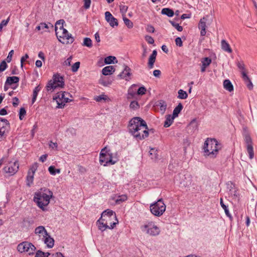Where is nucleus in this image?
Instances as JSON below:
<instances>
[{"mask_svg": "<svg viewBox=\"0 0 257 257\" xmlns=\"http://www.w3.org/2000/svg\"><path fill=\"white\" fill-rule=\"evenodd\" d=\"M68 94L69 93H66L65 92L57 93V96L54 98V99L56 101L57 104V108H63L65 105V103L71 101V100L69 99V98L65 96Z\"/></svg>", "mask_w": 257, "mask_h": 257, "instance_id": "11", "label": "nucleus"}, {"mask_svg": "<svg viewBox=\"0 0 257 257\" xmlns=\"http://www.w3.org/2000/svg\"><path fill=\"white\" fill-rule=\"evenodd\" d=\"M45 252L39 250L36 252L35 257H44V255H45Z\"/></svg>", "mask_w": 257, "mask_h": 257, "instance_id": "63", "label": "nucleus"}, {"mask_svg": "<svg viewBox=\"0 0 257 257\" xmlns=\"http://www.w3.org/2000/svg\"><path fill=\"white\" fill-rule=\"evenodd\" d=\"M35 233L36 234L39 235L40 236H41V235H42L43 237H44L45 235H48V233L46 230L44 226H39L35 228Z\"/></svg>", "mask_w": 257, "mask_h": 257, "instance_id": "22", "label": "nucleus"}, {"mask_svg": "<svg viewBox=\"0 0 257 257\" xmlns=\"http://www.w3.org/2000/svg\"><path fill=\"white\" fill-rule=\"evenodd\" d=\"M246 83L247 87L249 90H251L253 88V84L250 80V79H249L248 80H246L245 81Z\"/></svg>", "mask_w": 257, "mask_h": 257, "instance_id": "62", "label": "nucleus"}, {"mask_svg": "<svg viewBox=\"0 0 257 257\" xmlns=\"http://www.w3.org/2000/svg\"><path fill=\"white\" fill-rule=\"evenodd\" d=\"M118 223V221L117 222H113L112 224H111V226H109L107 225V222H105L104 221L102 220V218L100 217L96 222L98 228L101 231H104L105 229H113L115 225Z\"/></svg>", "mask_w": 257, "mask_h": 257, "instance_id": "16", "label": "nucleus"}, {"mask_svg": "<svg viewBox=\"0 0 257 257\" xmlns=\"http://www.w3.org/2000/svg\"><path fill=\"white\" fill-rule=\"evenodd\" d=\"M34 175V174L28 172V175L27 176V185L29 187L33 182Z\"/></svg>", "mask_w": 257, "mask_h": 257, "instance_id": "39", "label": "nucleus"}, {"mask_svg": "<svg viewBox=\"0 0 257 257\" xmlns=\"http://www.w3.org/2000/svg\"><path fill=\"white\" fill-rule=\"evenodd\" d=\"M244 140L246 144L247 152L249 155V158L252 159L254 157L252 140L250 137L248 135H246L244 136Z\"/></svg>", "mask_w": 257, "mask_h": 257, "instance_id": "14", "label": "nucleus"}, {"mask_svg": "<svg viewBox=\"0 0 257 257\" xmlns=\"http://www.w3.org/2000/svg\"><path fill=\"white\" fill-rule=\"evenodd\" d=\"M106 150V147L102 149L99 156V162L104 166H106L108 164L113 165L116 163V161L112 159L111 155Z\"/></svg>", "mask_w": 257, "mask_h": 257, "instance_id": "7", "label": "nucleus"}, {"mask_svg": "<svg viewBox=\"0 0 257 257\" xmlns=\"http://www.w3.org/2000/svg\"><path fill=\"white\" fill-rule=\"evenodd\" d=\"M127 199V196L126 195H121L118 196L117 198L115 200L116 204H119L121 203L126 201Z\"/></svg>", "mask_w": 257, "mask_h": 257, "instance_id": "40", "label": "nucleus"}, {"mask_svg": "<svg viewBox=\"0 0 257 257\" xmlns=\"http://www.w3.org/2000/svg\"><path fill=\"white\" fill-rule=\"evenodd\" d=\"M161 13L169 17H172L174 15V11L169 8H164L162 10Z\"/></svg>", "mask_w": 257, "mask_h": 257, "instance_id": "34", "label": "nucleus"}, {"mask_svg": "<svg viewBox=\"0 0 257 257\" xmlns=\"http://www.w3.org/2000/svg\"><path fill=\"white\" fill-rule=\"evenodd\" d=\"M9 128L10 123L8 120L5 118H0V141L3 140Z\"/></svg>", "mask_w": 257, "mask_h": 257, "instance_id": "13", "label": "nucleus"}, {"mask_svg": "<svg viewBox=\"0 0 257 257\" xmlns=\"http://www.w3.org/2000/svg\"><path fill=\"white\" fill-rule=\"evenodd\" d=\"M49 147L54 149H57L58 147V145L56 143H53L52 141H50L49 143Z\"/></svg>", "mask_w": 257, "mask_h": 257, "instance_id": "64", "label": "nucleus"}, {"mask_svg": "<svg viewBox=\"0 0 257 257\" xmlns=\"http://www.w3.org/2000/svg\"><path fill=\"white\" fill-rule=\"evenodd\" d=\"M178 178H179L180 184L184 187H188L191 184L192 178L189 174H180L178 177H176L177 180H178Z\"/></svg>", "mask_w": 257, "mask_h": 257, "instance_id": "15", "label": "nucleus"}, {"mask_svg": "<svg viewBox=\"0 0 257 257\" xmlns=\"http://www.w3.org/2000/svg\"><path fill=\"white\" fill-rule=\"evenodd\" d=\"M82 45L91 48L92 46V40L89 38H85L83 40Z\"/></svg>", "mask_w": 257, "mask_h": 257, "instance_id": "41", "label": "nucleus"}, {"mask_svg": "<svg viewBox=\"0 0 257 257\" xmlns=\"http://www.w3.org/2000/svg\"><path fill=\"white\" fill-rule=\"evenodd\" d=\"M208 16L204 17L200 20L198 24V28L201 30L200 35L201 36H204L206 35V22Z\"/></svg>", "mask_w": 257, "mask_h": 257, "instance_id": "18", "label": "nucleus"}, {"mask_svg": "<svg viewBox=\"0 0 257 257\" xmlns=\"http://www.w3.org/2000/svg\"><path fill=\"white\" fill-rule=\"evenodd\" d=\"M19 164L18 161L14 162H10L9 164L3 169L5 173L9 174L10 176H13L18 171Z\"/></svg>", "mask_w": 257, "mask_h": 257, "instance_id": "12", "label": "nucleus"}, {"mask_svg": "<svg viewBox=\"0 0 257 257\" xmlns=\"http://www.w3.org/2000/svg\"><path fill=\"white\" fill-rule=\"evenodd\" d=\"M128 129L130 132L138 140H143L149 136L146 121L139 117H135L130 120Z\"/></svg>", "mask_w": 257, "mask_h": 257, "instance_id": "1", "label": "nucleus"}, {"mask_svg": "<svg viewBox=\"0 0 257 257\" xmlns=\"http://www.w3.org/2000/svg\"><path fill=\"white\" fill-rule=\"evenodd\" d=\"M211 62V60L210 58L208 57H205L204 58L203 60L202 61V65L207 67L210 65V64Z\"/></svg>", "mask_w": 257, "mask_h": 257, "instance_id": "45", "label": "nucleus"}, {"mask_svg": "<svg viewBox=\"0 0 257 257\" xmlns=\"http://www.w3.org/2000/svg\"><path fill=\"white\" fill-rule=\"evenodd\" d=\"M117 60L114 56H107L104 59V63L106 64H110L111 63H116Z\"/></svg>", "mask_w": 257, "mask_h": 257, "instance_id": "33", "label": "nucleus"}, {"mask_svg": "<svg viewBox=\"0 0 257 257\" xmlns=\"http://www.w3.org/2000/svg\"><path fill=\"white\" fill-rule=\"evenodd\" d=\"M170 23L179 32H182L183 31V27L180 26L179 24L173 21H170Z\"/></svg>", "mask_w": 257, "mask_h": 257, "instance_id": "48", "label": "nucleus"}, {"mask_svg": "<svg viewBox=\"0 0 257 257\" xmlns=\"http://www.w3.org/2000/svg\"><path fill=\"white\" fill-rule=\"evenodd\" d=\"M123 21L125 25L128 28H132L133 27V22L130 21L128 19L124 16H123Z\"/></svg>", "mask_w": 257, "mask_h": 257, "instance_id": "43", "label": "nucleus"}, {"mask_svg": "<svg viewBox=\"0 0 257 257\" xmlns=\"http://www.w3.org/2000/svg\"><path fill=\"white\" fill-rule=\"evenodd\" d=\"M105 19L111 27H114V26H118L117 19L113 17L109 12H106L105 13Z\"/></svg>", "mask_w": 257, "mask_h": 257, "instance_id": "17", "label": "nucleus"}, {"mask_svg": "<svg viewBox=\"0 0 257 257\" xmlns=\"http://www.w3.org/2000/svg\"><path fill=\"white\" fill-rule=\"evenodd\" d=\"M120 11L122 13V15H124L127 12L128 7L125 5H120L119 6Z\"/></svg>", "mask_w": 257, "mask_h": 257, "instance_id": "55", "label": "nucleus"}, {"mask_svg": "<svg viewBox=\"0 0 257 257\" xmlns=\"http://www.w3.org/2000/svg\"><path fill=\"white\" fill-rule=\"evenodd\" d=\"M26 114V111L24 107L21 108L19 112V118L20 120H22Z\"/></svg>", "mask_w": 257, "mask_h": 257, "instance_id": "46", "label": "nucleus"}, {"mask_svg": "<svg viewBox=\"0 0 257 257\" xmlns=\"http://www.w3.org/2000/svg\"><path fill=\"white\" fill-rule=\"evenodd\" d=\"M49 173L52 175H55L56 173H60V170L59 169H56L54 166H51L48 168Z\"/></svg>", "mask_w": 257, "mask_h": 257, "instance_id": "42", "label": "nucleus"}, {"mask_svg": "<svg viewBox=\"0 0 257 257\" xmlns=\"http://www.w3.org/2000/svg\"><path fill=\"white\" fill-rule=\"evenodd\" d=\"M101 217L102 218V220L107 222V225L109 224V226L112 224L113 222H111L112 220H115V222L118 221L115 212L109 209L104 211L101 213Z\"/></svg>", "mask_w": 257, "mask_h": 257, "instance_id": "10", "label": "nucleus"}, {"mask_svg": "<svg viewBox=\"0 0 257 257\" xmlns=\"http://www.w3.org/2000/svg\"><path fill=\"white\" fill-rule=\"evenodd\" d=\"M20 78L17 76L8 77L5 82L6 85H12L13 83H17L19 82Z\"/></svg>", "mask_w": 257, "mask_h": 257, "instance_id": "26", "label": "nucleus"}, {"mask_svg": "<svg viewBox=\"0 0 257 257\" xmlns=\"http://www.w3.org/2000/svg\"><path fill=\"white\" fill-rule=\"evenodd\" d=\"M159 106L161 111H162L163 113H164L166 110L167 107V105L166 103L164 102H160Z\"/></svg>", "mask_w": 257, "mask_h": 257, "instance_id": "58", "label": "nucleus"}, {"mask_svg": "<svg viewBox=\"0 0 257 257\" xmlns=\"http://www.w3.org/2000/svg\"><path fill=\"white\" fill-rule=\"evenodd\" d=\"M137 85L135 84L132 85L127 90V98L128 99H131L134 98L137 94L136 90Z\"/></svg>", "mask_w": 257, "mask_h": 257, "instance_id": "20", "label": "nucleus"}, {"mask_svg": "<svg viewBox=\"0 0 257 257\" xmlns=\"http://www.w3.org/2000/svg\"><path fill=\"white\" fill-rule=\"evenodd\" d=\"M223 87L229 92H232L233 90V86L231 81L228 79L224 80Z\"/></svg>", "mask_w": 257, "mask_h": 257, "instance_id": "28", "label": "nucleus"}, {"mask_svg": "<svg viewBox=\"0 0 257 257\" xmlns=\"http://www.w3.org/2000/svg\"><path fill=\"white\" fill-rule=\"evenodd\" d=\"M10 17L7 20H3L0 23V32L3 30L4 27L6 26L10 21Z\"/></svg>", "mask_w": 257, "mask_h": 257, "instance_id": "47", "label": "nucleus"}, {"mask_svg": "<svg viewBox=\"0 0 257 257\" xmlns=\"http://www.w3.org/2000/svg\"><path fill=\"white\" fill-rule=\"evenodd\" d=\"M178 98L179 99H185L188 97V94L185 91L182 89L179 90Z\"/></svg>", "mask_w": 257, "mask_h": 257, "instance_id": "38", "label": "nucleus"}, {"mask_svg": "<svg viewBox=\"0 0 257 257\" xmlns=\"http://www.w3.org/2000/svg\"><path fill=\"white\" fill-rule=\"evenodd\" d=\"M41 87L40 85L36 86L33 90V98H32V103H34L37 98L38 92L41 90Z\"/></svg>", "mask_w": 257, "mask_h": 257, "instance_id": "36", "label": "nucleus"}, {"mask_svg": "<svg viewBox=\"0 0 257 257\" xmlns=\"http://www.w3.org/2000/svg\"><path fill=\"white\" fill-rule=\"evenodd\" d=\"M139 105L138 102L136 101H133L131 102L130 107V108L136 109L139 107Z\"/></svg>", "mask_w": 257, "mask_h": 257, "instance_id": "53", "label": "nucleus"}, {"mask_svg": "<svg viewBox=\"0 0 257 257\" xmlns=\"http://www.w3.org/2000/svg\"><path fill=\"white\" fill-rule=\"evenodd\" d=\"M198 123L195 119H193L188 126L189 130H191V132H194L198 129Z\"/></svg>", "mask_w": 257, "mask_h": 257, "instance_id": "31", "label": "nucleus"}, {"mask_svg": "<svg viewBox=\"0 0 257 257\" xmlns=\"http://www.w3.org/2000/svg\"><path fill=\"white\" fill-rule=\"evenodd\" d=\"M72 59V57L71 56L69 58H68L64 62V65L66 66H70L71 65V60Z\"/></svg>", "mask_w": 257, "mask_h": 257, "instance_id": "60", "label": "nucleus"}, {"mask_svg": "<svg viewBox=\"0 0 257 257\" xmlns=\"http://www.w3.org/2000/svg\"><path fill=\"white\" fill-rule=\"evenodd\" d=\"M80 62H75L72 66L71 70L72 72H75L77 71L78 69H79L80 67Z\"/></svg>", "mask_w": 257, "mask_h": 257, "instance_id": "51", "label": "nucleus"}, {"mask_svg": "<svg viewBox=\"0 0 257 257\" xmlns=\"http://www.w3.org/2000/svg\"><path fill=\"white\" fill-rule=\"evenodd\" d=\"M84 8L85 9H88L90 7L91 0H83Z\"/></svg>", "mask_w": 257, "mask_h": 257, "instance_id": "59", "label": "nucleus"}, {"mask_svg": "<svg viewBox=\"0 0 257 257\" xmlns=\"http://www.w3.org/2000/svg\"><path fill=\"white\" fill-rule=\"evenodd\" d=\"M131 69L127 65H124L123 70L118 75V77L121 79H125L127 80V77H130L131 75Z\"/></svg>", "mask_w": 257, "mask_h": 257, "instance_id": "19", "label": "nucleus"}, {"mask_svg": "<svg viewBox=\"0 0 257 257\" xmlns=\"http://www.w3.org/2000/svg\"><path fill=\"white\" fill-rule=\"evenodd\" d=\"M166 206L162 199L150 205V209L151 213L156 216H161L166 210Z\"/></svg>", "mask_w": 257, "mask_h": 257, "instance_id": "5", "label": "nucleus"}, {"mask_svg": "<svg viewBox=\"0 0 257 257\" xmlns=\"http://www.w3.org/2000/svg\"><path fill=\"white\" fill-rule=\"evenodd\" d=\"M175 43L177 46L181 47L183 45L182 41L180 37H177L175 39Z\"/></svg>", "mask_w": 257, "mask_h": 257, "instance_id": "61", "label": "nucleus"}, {"mask_svg": "<svg viewBox=\"0 0 257 257\" xmlns=\"http://www.w3.org/2000/svg\"><path fill=\"white\" fill-rule=\"evenodd\" d=\"M107 96L105 95L102 94L99 96H97L95 98V100L99 102L102 100H106Z\"/></svg>", "mask_w": 257, "mask_h": 257, "instance_id": "56", "label": "nucleus"}, {"mask_svg": "<svg viewBox=\"0 0 257 257\" xmlns=\"http://www.w3.org/2000/svg\"><path fill=\"white\" fill-rule=\"evenodd\" d=\"M147 91L146 88L144 86L140 87L137 90V94L138 95H144Z\"/></svg>", "mask_w": 257, "mask_h": 257, "instance_id": "50", "label": "nucleus"}, {"mask_svg": "<svg viewBox=\"0 0 257 257\" xmlns=\"http://www.w3.org/2000/svg\"><path fill=\"white\" fill-rule=\"evenodd\" d=\"M8 65L5 61H3L0 64V72L5 71L7 68Z\"/></svg>", "mask_w": 257, "mask_h": 257, "instance_id": "52", "label": "nucleus"}, {"mask_svg": "<svg viewBox=\"0 0 257 257\" xmlns=\"http://www.w3.org/2000/svg\"><path fill=\"white\" fill-rule=\"evenodd\" d=\"M142 231L151 236L158 235L160 233V229L159 227L155 225L152 221L148 222L147 224L141 227Z\"/></svg>", "mask_w": 257, "mask_h": 257, "instance_id": "8", "label": "nucleus"}, {"mask_svg": "<svg viewBox=\"0 0 257 257\" xmlns=\"http://www.w3.org/2000/svg\"><path fill=\"white\" fill-rule=\"evenodd\" d=\"M115 71V68L113 66H108L104 67L102 70V73L104 75H109Z\"/></svg>", "mask_w": 257, "mask_h": 257, "instance_id": "24", "label": "nucleus"}, {"mask_svg": "<svg viewBox=\"0 0 257 257\" xmlns=\"http://www.w3.org/2000/svg\"><path fill=\"white\" fill-rule=\"evenodd\" d=\"M112 79L102 77L99 79V82L100 84L104 86H108L112 83Z\"/></svg>", "mask_w": 257, "mask_h": 257, "instance_id": "29", "label": "nucleus"}, {"mask_svg": "<svg viewBox=\"0 0 257 257\" xmlns=\"http://www.w3.org/2000/svg\"><path fill=\"white\" fill-rule=\"evenodd\" d=\"M38 167V164L37 163H35L30 168L28 173H32L34 174L36 171L37 170Z\"/></svg>", "mask_w": 257, "mask_h": 257, "instance_id": "44", "label": "nucleus"}, {"mask_svg": "<svg viewBox=\"0 0 257 257\" xmlns=\"http://www.w3.org/2000/svg\"><path fill=\"white\" fill-rule=\"evenodd\" d=\"M175 117H173V116L170 114L166 116V119L164 124V126L168 127L170 126L173 122L174 119Z\"/></svg>", "mask_w": 257, "mask_h": 257, "instance_id": "32", "label": "nucleus"}, {"mask_svg": "<svg viewBox=\"0 0 257 257\" xmlns=\"http://www.w3.org/2000/svg\"><path fill=\"white\" fill-rule=\"evenodd\" d=\"M43 239L45 244L47 245L48 247L52 248L53 247L54 244V239L50 236L49 233H48V235H45L43 237Z\"/></svg>", "mask_w": 257, "mask_h": 257, "instance_id": "21", "label": "nucleus"}, {"mask_svg": "<svg viewBox=\"0 0 257 257\" xmlns=\"http://www.w3.org/2000/svg\"><path fill=\"white\" fill-rule=\"evenodd\" d=\"M203 149L205 155L214 158L218 151V142L214 139H208L204 143Z\"/></svg>", "mask_w": 257, "mask_h": 257, "instance_id": "3", "label": "nucleus"}, {"mask_svg": "<svg viewBox=\"0 0 257 257\" xmlns=\"http://www.w3.org/2000/svg\"><path fill=\"white\" fill-rule=\"evenodd\" d=\"M40 25L42 30L44 29H48L50 27L51 28H53V25L51 23L47 24L45 23H41Z\"/></svg>", "mask_w": 257, "mask_h": 257, "instance_id": "49", "label": "nucleus"}, {"mask_svg": "<svg viewBox=\"0 0 257 257\" xmlns=\"http://www.w3.org/2000/svg\"><path fill=\"white\" fill-rule=\"evenodd\" d=\"M221 49L225 52L231 53L232 52L229 44L225 40H222L221 41Z\"/></svg>", "mask_w": 257, "mask_h": 257, "instance_id": "25", "label": "nucleus"}, {"mask_svg": "<svg viewBox=\"0 0 257 257\" xmlns=\"http://www.w3.org/2000/svg\"><path fill=\"white\" fill-rule=\"evenodd\" d=\"M53 196V193L49 190L39 191L35 194L34 201L42 210H46V207L50 203V198Z\"/></svg>", "mask_w": 257, "mask_h": 257, "instance_id": "2", "label": "nucleus"}, {"mask_svg": "<svg viewBox=\"0 0 257 257\" xmlns=\"http://www.w3.org/2000/svg\"><path fill=\"white\" fill-rule=\"evenodd\" d=\"M183 109V105L181 103H179L178 105L174 108L173 112V117H176L178 116L179 113L180 112L181 110Z\"/></svg>", "mask_w": 257, "mask_h": 257, "instance_id": "35", "label": "nucleus"}, {"mask_svg": "<svg viewBox=\"0 0 257 257\" xmlns=\"http://www.w3.org/2000/svg\"><path fill=\"white\" fill-rule=\"evenodd\" d=\"M157 55V52L155 50L150 56L148 62V67L150 69H152L154 67V64L156 61Z\"/></svg>", "mask_w": 257, "mask_h": 257, "instance_id": "23", "label": "nucleus"}, {"mask_svg": "<svg viewBox=\"0 0 257 257\" xmlns=\"http://www.w3.org/2000/svg\"><path fill=\"white\" fill-rule=\"evenodd\" d=\"M149 155L152 160L156 161L158 158V150L155 148H151L149 151Z\"/></svg>", "mask_w": 257, "mask_h": 257, "instance_id": "30", "label": "nucleus"}, {"mask_svg": "<svg viewBox=\"0 0 257 257\" xmlns=\"http://www.w3.org/2000/svg\"><path fill=\"white\" fill-rule=\"evenodd\" d=\"M58 31H59L60 35H58L59 41L63 44L72 43L74 39L72 35L69 34L68 31L63 28V26H60Z\"/></svg>", "mask_w": 257, "mask_h": 257, "instance_id": "6", "label": "nucleus"}, {"mask_svg": "<svg viewBox=\"0 0 257 257\" xmlns=\"http://www.w3.org/2000/svg\"><path fill=\"white\" fill-rule=\"evenodd\" d=\"M64 86L63 77L57 73L53 75L52 79L49 80L46 86L47 91L52 92L57 88H63Z\"/></svg>", "mask_w": 257, "mask_h": 257, "instance_id": "4", "label": "nucleus"}, {"mask_svg": "<svg viewBox=\"0 0 257 257\" xmlns=\"http://www.w3.org/2000/svg\"><path fill=\"white\" fill-rule=\"evenodd\" d=\"M17 249L21 253L27 252L29 255H31L34 254L36 248L32 243L25 241L20 243Z\"/></svg>", "mask_w": 257, "mask_h": 257, "instance_id": "9", "label": "nucleus"}, {"mask_svg": "<svg viewBox=\"0 0 257 257\" xmlns=\"http://www.w3.org/2000/svg\"><path fill=\"white\" fill-rule=\"evenodd\" d=\"M229 194L234 197H238V192L235 190V189H230L229 190Z\"/></svg>", "mask_w": 257, "mask_h": 257, "instance_id": "54", "label": "nucleus"}, {"mask_svg": "<svg viewBox=\"0 0 257 257\" xmlns=\"http://www.w3.org/2000/svg\"><path fill=\"white\" fill-rule=\"evenodd\" d=\"M145 40L149 44H153L154 43V39L150 36L147 35L145 36Z\"/></svg>", "mask_w": 257, "mask_h": 257, "instance_id": "57", "label": "nucleus"}, {"mask_svg": "<svg viewBox=\"0 0 257 257\" xmlns=\"http://www.w3.org/2000/svg\"><path fill=\"white\" fill-rule=\"evenodd\" d=\"M220 205L222 207V208L224 209L226 215L229 217L230 221H232V216L229 213V210L228 209V206L225 205L224 204V203L223 202V199L222 198H221L220 199Z\"/></svg>", "mask_w": 257, "mask_h": 257, "instance_id": "27", "label": "nucleus"}, {"mask_svg": "<svg viewBox=\"0 0 257 257\" xmlns=\"http://www.w3.org/2000/svg\"><path fill=\"white\" fill-rule=\"evenodd\" d=\"M64 23L65 21L63 20H59L57 21L55 24V30L57 38H58V34H59V31H58V27L59 26L60 28V26H63Z\"/></svg>", "mask_w": 257, "mask_h": 257, "instance_id": "37", "label": "nucleus"}]
</instances>
